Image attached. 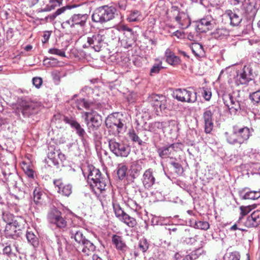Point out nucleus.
I'll return each mask as SVG.
<instances>
[{"mask_svg":"<svg viewBox=\"0 0 260 260\" xmlns=\"http://www.w3.org/2000/svg\"><path fill=\"white\" fill-rule=\"evenodd\" d=\"M43 81L40 77H34L32 79V83L34 86L39 88L42 85Z\"/></svg>","mask_w":260,"mask_h":260,"instance_id":"69168bd1","label":"nucleus"},{"mask_svg":"<svg viewBox=\"0 0 260 260\" xmlns=\"http://www.w3.org/2000/svg\"><path fill=\"white\" fill-rule=\"evenodd\" d=\"M216 21L210 16L204 17L196 22V30L203 32L213 29L216 25Z\"/></svg>","mask_w":260,"mask_h":260,"instance_id":"4468645a","label":"nucleus"},{"mask_svg":"<svg viewBox=\"0 0 260 260\" xmlns=\"http://www.w3.org/2000/svg\"><path fill=\"white\" fill-rule=\"evenodd\" d=\"M88 17L89 15L86 13H75L71 16L69 19L61 23V27L63 28L70 27L73 30L79 29L83 31L86 26Z\"/></svg>","mask_w":260,"mask_h":260,"instance_id":"39448f33","label":"nucleus"},{"mask_svg":"<svg viewBox=\"0 0 260 260\" xmlns=\"http://www.w3.org/2000/svg\"><path fill=\"white\" fill-rule=\"evenodd\" d=\"M122 29L123 31H125L124 34L125 35V37H132L133 35H134V31L132 28L124 25L122 27Z\"/></svg>","mask_w":260,"mask_h":260,"instance_id":"338daca9","label":"nucleus"},{"mask_svg":"<svg viewBox=\"0 0 260 260\" xmlns=\"http://www.w3.org/2000/svg\"><path fill=\"white\" fill-rule=\"evenodd\" d=\"M222 99L224 104L228 108L231 114H236L241 110V102L233 94H224Z\"/></svg>","mask_w":260,"mask_h":260,"instance_id":"f8f14e48","label":"nucleus"},{"mask_svg":"<svg viewBox=\"0 0 260 260\" xmlns=\"http://www.w3.org/2000/svg\"><path fill=\"white\" fill-rule=\"evenodd\" d=\"M92 101L87 100L84 98L80 99L75 102V107L79 110H82L83 108L89 110L93 105Z\"/></svg>","mask_w":260,"mask_h":260,"instance_id":"473e14b6","label":"nucleus"},{"mask_svg":"<svg viewBox=\"0 0 260 260\" xmlns=\"http://www.w3.org/2000/svg\"><path fill=\"white\" fill-rule=\"evenodd\" d=\"M107 128L115 129L117 134L122 133L126 129V118L122 114L110 115L105 120Z\"/></svg>","mask_w":260,"mask_h":260,"instance_id":"423d86ee","label":"nucleus"},{"mask_svg":"<svg viewBox=\"0 0 260 260\" xmlns=\"http://www.w3.org/2000/svg\"><path fill=\"white\" fill-rule=\"evenodd\" d=\"M113 206L115 216L120 220H121L122 219L123 216H124V214H125L126 213L122 209L118 204H113Z\"/></svg>","mask_w":260,"mask_h":260,"instance_id":"49530a36","label":"nucleus"},{"mask_svg":"<svg viewBox=\"0 0 260 260\" xmlns=\"http://www.w3.org/2000/svg\"><path fill=\"white\" fill-rule=\"evenodd\" d=\"M132 172L134 178L137 176L142 170L141 165L138 162H134L131 167Z\"/></svg>","mask_w":260,"mask_h":260,"instance_id":"603ef678","label":"nucleus"},{"mask_svg":"<svg viewBox=\"0 0 260 260\" xmlns=\"http://www.w3.org/2000/svg\"><path fill=\"white\" fill-rule=\"evenodd\" d=\"M58 61L57 59L51 57L49 58H46L43 61V63L47 67H54L58 66Z\"/></svg>","mask_w":260,"mask_h":260,"instance_id":"09e8293b","label":"nucleus"},{"mask_svg":"<svg viewBox=\"0 0 260 260\" xmlns=\"http://www.w3.org/2000/svg\"><path fill=\"white\" fill-rule=\"evenodd\" d=\"M189 232V230L185 231V236L183 238V242L187 244L192 245L197 241V240L195 236H190L188 235Z\"/></svg>","mask_w":260,"mask_h":260,"instance_id":"8fccbe9b","label":"nucleus"},{"mask_svg":"<svg viewBox=\"0 0 260 260\" xmlns=\"http://www.w3.org/2000/svg\"><path fill=\"white\" fill-rule=\"evenodd\" d=\"M102 123V117L96 112L91 116L86 123L88 132L91 133L92 131H98Z\"/></svg>","mask_w":260,"mask_h":260,"instance_id":"aec40b11","label":"nucleus"},{"mask_svg":"<svg viewBox=\"0 0 260 260\" xmlns=\"http://www.w3.org/2000/svg\"><path fill=\"white\" fill-rule=\"evenodd\" d=\"M173 94L175 98L182 102L193 103L197 100V92L187 89H176Z\"/></svg>","mask_w":260,"mask_h":260,"instance_id":"1a4fd4ad","label":"nucleus"},{"mask_svg":"<svg viewBox=\"0 0 260 260\" xmlns=\"http://www.w3.org/2000/svg\"><path fill=\"white\" fill-rule=\"evenodd\" d=\"M167 18L171 21L174 20L182 29L187 28L190 24V19L188 14L177 6H173L166 12Z\"/></svg>","mask_w":260,"mask_h":260,"instance_id":"7ed1b4c3","label":"nucleus"},{"mask_svg":"<svg viewBox=\"0 0 260 260\" xmlns=\"http://www.w3.org/2000/svg\"><path fill=\"white\" fill-rule=\"evenodd\" d=\"M162 69V63L160 62L158 63H155L153 64L150 71V75L153 76L155 74H158L160 70Z\"/></svg>","mask_w":260,"mask_h":260,"instance_id":"864d4df0","label":"nucleus"},{"mask_svg":"<svg viewBox=\"0 0 260 260\" xmlns=\"http://www.w3.org/2000/svg\"><path fill=\"white\" fill-rule=\"evenodd\" d=\"M254 77L253 69L250 65L244 66L243 69L237 72L235 83L237 85L248 84Z\"/></svg>","mask_w":260,"mask_h":260,"instance_id":"9d476101","label":"nucleus"},{"mask_svg":"<svg viewBox=\"0 0 260 260\" xmlns=\"http://www.w3.org/2000/svg\"><path fill=\"white\" fill-rule=\"evenodd\" d=\"M241 216L243 217L244 220V216L247 215L252 209L251 206H242L240 207Z\"/></svg>","mask_w":260,"mask_h":260,"instance_id":"4d7b16f0","label":"nucleus"},{"mask_svg":"<svg viewBox=\"0 0 260 260\" xmlns=\"http://www.w3.org/2000/svg\"><path fill=\"white\" fill-rule=\"evenodd\" d=\"M202 95L206 101H209L211 99L212 92L209 89L203 88Z\"/></svg>","mask_w":260,"mask_h":260,"instance_id":"680f3d73","label":"nucleus"},{"mask_svg":"<svg viewBox=\"0 0 260 260\" xmlns=\"http://www.w3.org/2000/svg\"><path fill=\"white\" fill-rule=\"evenodd\" d=\"M116 12V9L113 6L100 7L93 12L92 20L96 23H105L114 18Z\"/></svg>","mask_w":260,"mask_h":260,"instance_id":"20e7f679","label":"nucleus"},{"mask_svg":"<svg viewBox=\"0 0 260 260\" xmlns=\"http://www.w3.org/2000/svg\"><path fill=\"white\" fill-rule=\"evenodd\" d=\"M50 222L60 229L65 228L67 225V221L62 216V213L57 209L52 210L48 215Z\"/></svg>","mask_w":260,"mask_h":260,"instance_id":"f3484780","label":"nucleus"},{"mask_svg":"<svg viewBox=\"0 0 260 260\" xmlns=\"http://www.w3.org/2000/svg\"><path fill=\"white\" fill-rule=\"evenodd\" d=\"M63 120L66 123L69 124L71 128L75 131L76 134L80 138L81 141L84 143L86 133L84 128L75 118L72 117L64 116Z\"/></svg>","mask_w":260,"mask_h":260,"instance_id":"2eb2a0df","label":"nucleus"},{"mask_svg":"<svg viewBox=\"0 0 260 260\" xmlns=\"http://www.w3.org/2000/svg\"><path fill=\"white\" fill-rule=\"evenodd\" d=\"M260 224V210L253 211L250 215L247 217L243 224L248 228H256Z\"/></svg>","mask_w":260,"mask_h":260,"instance_id":"412c9836","label":"nucleus"},{"mask_svg":"<svg viewBox=\"0 0 260 260\" xmlns=\"http://www.w3.org/2000/svg\"><path fill=\"white\" fill-rule=\"evenodd\" d=\"M166 61L172 66H177L181 63V59L176 56L170 49H167L165 52Z\"/></svg>","mask_w":260,"mask_h":260,"instance_id":"7c9ffc66","label":"nucleus"},{"mask_svg":"<svg viewBox=\"0 0 260 260\" xmlns=\"http://www.w3.org/2000/svg\"><path fill=\"white\" fill-rule=\"evenodd\" d=\"M39 109L38 104L32 101H22L20 104L21 112L24 117H29L37 113Z\"/></svg>","mask_w":260,"mask_h":260,"instance_id":"dca6fc26","label":"nucleus"},{"mask_svg":"<svg viewBox=\"0 0 260 260\" xmlns=\"http://www.w3.org/2000/svg\"><path fill=\"white\" fill-rule=\"evenodd\" d=\"M258 9L256 0H245L242 3V9L249 20L255 18Z\"/></svg>","mask_w":260,"mask_h":260,"instance_id":"ddd939ff","label":"nucleus"},{"mask_svg":"<svg viewBox=\"0 0 260 260\" xmlns=\"http://www.w3.org/2000/svg\"><path fill=\"white\" fill-rule=\"evenodd\" d=\"M34 194V201L37 205L41 204L42 202V196L43 193L41 191L40 189L38 188H36L33 192Z\"/></svg>","mask_w":260,"mask_h":260,"instance_id":"37998d69","label":"nucleus"},{"mask_svg":"<svg viewBox=\"0 0 260 260\" xmlns=\"http://www.w3.org/2000/svg\"><path fill=\"white\" fill-rule=\"evenodd\" d=\"M127 168L123 164H119L117 168V174L119 179L122 180L126 176Z\"/></svg>","mask_w":260,"mask_h":260,"instance_id":"a19ab883","label":"nucleus"},{"mask_svg":"<svg viewBox=\"0 0 260 260\" xmlns=\"http://www.w3.org/2000/svg\"><path fill=\"white\" fill-rule=\"evenodd\" d=\"M14 218L13 215L9 212H4L3 214V219L7 224H11Z\"/></svg>","mask_w":260,"mask_h":260,"instance_id":"13d9d810","label":"nucleus"},{"mask_svg":"<svg viewBox=\"0 0 260 260\" xmlns=\"http://www.w3.org/2000/svg\"><path fill=\"white\" fill-rule=\"evenodd\" d=\"M76 5H67L65 7H61L57 9L54 13L50 15L48 17L51 20H54L57 16L63 13L67 10H70L72 8L76 7Z\"/></svg>","mask_w":260,"mask_h":260,"instance_id":"ea45409f","label":"nucleus"},{"mask_svg":"<svg viewBox=\"0 0 260 260\" xmlns=\"http://www.w3.org/2000/svg\"><path fill=\"white\" fill-rule=\"evenodd\" d=\"M249 99L254 105H260V90L251 93L249 95Z\"/></svg>","mask_w":260,"mask_h":260,"instance_id":"de8ad7c7","label":"nucleus"},{"mask_svg":"<svg viewBox=\"0 0 260 260\" xmlns=\"http://www.w3.org/2000/svg\"><path fill=\"white\" fill-rule=\"evenodd\" d=\"M190 48L194 56L198 58H202L205 56V51L203 46L199 43H192Z\"/></svg>","mask_w":260,"mask_h":260,"instance_id":"c756f323","label":"nucleus"},{"mask_svg":"<svg viewBox=\"0 0 260 260\" xmlns=\"http://www.w3.org/2000/svg\"><path fill=\"white\" fill-rule=\"evenodd\" d=\"M110 151L117 157H126L131 152L129 146L121 141H117L116 139H108Z\"/></svg>","mask_w":260,"mask_h":260,"instance_id":"0eeeda50","label":"nucleus"},{"mask_svg":"<svg viewBox=\"0 0 260 260\" xmlns=\"http://www.w3.org/2000/svg\"><path fill=\"white\" fill-rule=\"evenodd\" d=\"M129 136L133 141L137 142L139 145H142L144 143L134 132L129 133Z\"/></svg>","mask_w":260,"mask_h":260,"instance_id":"bf43d9fd","label":"nucleus"},{"mask_svg":"<svg viewBox=\"0 0 260 260\" xmlns=\"http://www.w3.org/2000/svg\"><path fill=\"white\" fill-rule=\"evenodd\" d=\"M26 237L28 242L34 247H37L39 246V239L34 233L31 231H27Z\"/></svg>","mask_w":260,"mask_h":260,"instance_id":"f704fd0d","label":"nucleus"},{"mask_svg":"<svg viewBox=\"0 0 260 260\" xmlns=\"http://www.w3.org/2000/svg\"><path fill=\"white\" fill-rule=\"evenodd\" d=\"M21 234L22 231L17 230L11 224H7L5 230V235L7 238L16 239Z\"/></svg>","mask_w":260,"mask_h":260,"instance_id":"c85d7f7f","label":"nucleus"},{"mask_svg":"<svg viewBox=\"0 0 260 260\" xmlns=\"http://www.w3.org/2000/svg\"><path fill=\"white\" fill-rule=\"evenodd\" d=\"M56 242L58 245L57 249L58 251L60 252L62 251V242H66V240L62 238H60L59 236H56Z\"/></svg>","mask_w":260,"mask_h":260,"instance_id":"0e129e2a","label":"nucleus"},{"mask_svg":"<svg viewBox=\"0 0 260 260\" xmlns=\"http://www.w3.org/2000/svg\"><path fill=\"white\" fill-rule=\"evenodd\" d=\"M239 194L242 200H256L260 198V190L252 191L245 187L239 191Z\"/></svg>","mask_w":260,"mask_h":260,"instance_id":"393cba45","label":"nucleus"},{"mask_svg":"<svg viewBox=\"0 0 260 260\" xmlns=\"http://www.w3.org/2000/svg\"><path fill=\"white\" fill-rule=\"evenodd\" d=\"M142 181L145 188L148 189L152 186L155 182L152 169H148L145 171L143 175Z\"/></svg>","mask_w":260,"mask_h":260,"instance_id":"a878e982","label":"nucleus"},{"mask_svg":"<svg viewBox=\"0 0 260 260\" xmlns=\"http://www.w3.org/2000/svg\"><path fill=\"white\" fill-rule=\"evenodd\" d=\"M21 221H22V219H13V221L11 222V225H13L17 230H19V231H21V228H22V226L21 224Z\"/></svg>","mask_w":260,"mask_h":260,"instance_id":"e2e57ef3","label":"nucleus"},{"mask_svg":"<svg viewBox=\"0 0 260 260\" xmlns=\"http://www.w3.org/2000/svg\"><path fill=\"white\" fill-rule=\"evenodd\" d=\"M215 110L213 107H209L204 110L202 119L204 124V131L206 134H210L214 126V113Z\"/></svg>","mask_w":260,"mask_h":260,"instance_id":"9b49d317","label":"nucleus"},{"mask_svg":"<svg viewBox=\"0 0 260 260\" xmlns=\"http://www.w3.org/2000/svg\"><path fill=\"white\" fill-rule=\"evenodd\" d=\"M225 15L230 20V25L233 26H238L242 20V17L240 15L238 9L227 10L225 11Z\"/></svg>","mask_w":260,"mask_h":260,"instance_id":"5701e85b","label":"nucleus"},{"mask_svg":"<svg viewBox=\"0 0 260 260\" xmlns=\"http://www.w3.org/2000/svg\"><path fill=\"white\" fill-rule=\"evenodd\" d=\"M112 244L116 249L121 253H124L128 249L122 236L113 235L111 237Z\"/></svg>","mask_w":260,"mask_h":260,"instance_id":"b1692460","label":"nucleus"},{"mask_svg":"<svg viewBox=\"0 0 260 260\" xmlns=\"http://www.w3.org/2000/svg\"><path fill=\"white\" fill-rule=\"evenodd\" d=\"M125 37V39L122 40V43L124 48H129L131 47L135 42V36L133 35L132 37L127 36Z\"/></svg>","mask_w":260,"mask_h":260,"instance_id":"a18cd8bd","label":"nucleus"},{"mask_svg":"<svg viewBox=\"0 0 260 260\" xmlns=\"http://www.w3.org/2000/svg\"><path fill=\"white\" fill-rule=\"evenodd\" d=\"M121 221L123 222L130 228H134L137 224V222L136 219L133 217L130 216L126 213L124 214V216H123V218Z\"/></svg>","mask_w":260,"mask_h":260,"instance_id":"58836bf2","label":"nucleus"},{"mask_svg":"<svg viewBox=\"0 0 260 260\" xmlns=\"http://www.w3.org/2000/svg\"><path fill=\"white\" fill-rule=\"evenodd\" d=\"M84 176L87 177V181L95 191L101 192L105 189L108 179L103 177L100 171L93 166H88L83 171Z\"/></svg>","mask_w":260,"mask_h":260,"instance_id":"f257e3e1","label":"nucleus"},{"mask_svg":"<svg viewBox=\"0 0 260 260\" xmlns=\"http://www.w3.org/2000/svg\"><path fill=\"white\" fill-rule=\"evenodd\" d=\"M141 12L137 10H132L129 12L127 20L129 22H138L142 20Z\"/></svg>","mask_w":260,"mask_h":260,"instance_id":"72a5a7b5","label":"nucleus"},{"mask_svg":"<svg viewBox=\"0 0 260 260\" xmlns=\"http://www.w3.org/2000/svg\"><path fill=\"white\" fill-rule=\"evenodd\" d=\"M243 222L244 221H243V217H240L237 222L231 227L230 230L235 231L237 230H239L241 231H246V230L242 228V227L241 225V223H243Z\"/></svg>","mask_w":260,"mask_h":260,"instance_id":"5fc2aeb1","label":"nucleus"},{"mask_svg":"<svg viewBox=\"0 0 260 260\" xmlns=\"http://www.w3.org/2000/svg\"><path fill=\"white\" fill-rule=\"evenodd\" d=\"M62 0H50L49 4L47 5L45 8L41 10V12L50 11L53 10L55 7L60 6L62 4Z\"/></svg>","mask_w":260,"mask_h":260,"instance_id":"4c0bfd02","label":"nucleus"},{"mask_svg":"<svg viewBox=\"0 0 260 260\" xmlns=\"http://www.w3.org/2000/svg\"><path fill=\"white\" fill-rule=\"evenodd\" d=\"M48 52L52 54H55L61 57H65V51L57 48H51L49 50Z\"/></svg>","mask_w":260,"mask_h":260,"instance_id":"052dcab7","label":"nucleus"},{"mask_svg":"<svg viewBox=\"0 0 260 260\" xmlns=\"http://www.w3.org/2000/svg\"><path fill=\"white\" fill-rule=\"evenodd\" d=\"M209 227V223L207 221H196L194 224V228L205 231L207 230Z\"/></svg>","mask_w":260,"mask_h":260,"instance_id":"3c124183","label":"nucleus"},{"mask_svg":"<svg viewBox=\"0 0 260 260\" xmlns=\"http://www.w3.org/2000/svg\"><path fill=\"white\" fill-rule=\"evenodd\" d=\"M103 31L89 34L87 37V43L83 46V48L90 47L95 51L99 52L101 50L104 44L105 36Z\"/></svg>","mask_w":260,"mask_h":260,"instance_id":"6e6552de","label":"nucleus"},{"mask_svg":"<svg viewBox=\"0 0 260 260\" xmlns=\"http://www.w3.org/2000/svg\"><path fill=\"white\" fill-rule=\"evenodd\" d=\"M148 100L153 107L156 109L159 108L161 111L167 108V98L162 94H152L148 96Z\"/></svg>","mask_w":260,"mask_h":260,"instance_id":"a211bd4d","label":"nucleus"},{"mask_svg":"<svg viewBox=\"0 0 260 260\" xmlns=\"http://www.w3.org/2000/svg\"><path fill=\"white\" fill-rule=\"evenodd\" d=\"M157 152L159 157L161 158H166L169 157L170 155L172 153L169 145L164 146L157 149Z\"/></svg>","mask_w":260,"mask_h":260,"instance_id":"c9c22d12","label":"nucleus"},{"mask_svg":"<svg viewBox=\"0 0 260 260\" xmlns=\"http://www.w3.org/2000/svg\"><path fill=\"white\" fill-rule=\"evenodd\" d=\"M53 183L57 192L61 195L69 197L72 193L73 187L71 184H64L60 179L54 180Z\"/></svg>","mask_w":260,"mask_h":260,"instance_id":"4be33fe9","label":"nucleus"},{"mask_svg":"<svg viewBox=\"0 0 260 260\" xmlns=\"http://www.w3.org/2000/svg\"><path fill=\"white\" fill-rule=\"evenodd\" d=\"M81 245L83 246L82 252L85 255H89L96 248L93 243L87 239L83 241Z\"/></svg>","mask_w":260,"mask_h":260,"instance_id":"2f4dec72","label":"nucleus"},{"mask_svg":"<svg viewBox=\"0 0 260 260\" xmlns=\"http://www.w3.org/2000/svg\"><path fill=\"white\" fill-rule=\"evenodd\" d=\"M253 128L247 126H240L237 124L232 126L231 134L225 132V135L228 143L231 145L237 144L241 145L247 143L249 138L252 135Z\"/></svg>","mask_w":260,"mask_h":260,"instance_id":"f03ea898","label":"nucleus"},{"mask_svg":"<svg viewBox=\"0 0 260 260\" xmlns=\"http://www.w3.org/2000/svg\"><path fill=\"white\" fill-rule=\"evenodd\" d=\"M212 38L216 40H223L229 36V31L223 27H217L210 33Z\"/></svg>","mask_w":260,"mask_h":260,"instance_id":"cd10ccee","label":"nucleus"},{"mask_svg":"<svg viewBox=\"0 0 260 260\" xmlns=\"http://www.w3.org/2000/svg\"><path fill=\"white\" fill-rule=\"evenodd\" d=\"M203 251L202 248H197L186 255L182 260H195L203 253Z\"/></svg>","mask_w":260,"mask_h":260,"instance_id":"e433bc0d","label":"nucleus"},{"mask_svg":"<svg viewBox=\"0 0 260 260\" xmlns=\"http://www.w3.org/2000/svg\"><path fill=\"white\" fill-rule=\"evenodd\" d=\"M149 247V243L147 240L145 238H142L139 242V249L143 253L147 251Z\"/></svg>","mask_w":260,"mask_h":260,"instance_id":"c03bdc74","label":"nucleus"},{"mask_svg":"<svg viewBox=\"0 0 260 260\" xmlns=\"http://www.w3.org/2000/svg\"><path fill=\"white\" fill-rule=\"evenodd\" d=\"M3 174L5 177V179L6 181L7 182L8 184H9L10 185H12L13 186H16L17 182L16 181V179L18 178L17 175L12 173H9L8 174V177H7V174L5 172H4Z\"/></svg>","mask_w":260,"mask_h":260,"instance_id":"79ce46f5","label":"nucleus"},{"mask_svg":"<svg viewBox=\"0 0 260 260\" xmlns=\"http://www.w3.org/2000/svg\"><path fill=\"white\" fill-rule=\"evenodd\" d=\"M69 234L71 238L74 239L79 244L86 239L83 235V230L77 226H73L70 229Z\"/></svg>","mask_w":260,"mask_h":260,"instance_id":"bb28decb","label":"nucleus"},{"mask_svg":"<svg viewBox=\"0 0 260 260\" xmlns=\"http://www.w3.org/2000/svg\"><path fill=\"white\" fill-rule=\"evenodd\" d=\"M48 158L53 165L58 167L59 161L63 162L66 159L65 155L60 150L55 149L53 146H50L48 148Z\"/></svg>","mask_w":260,"mask_h":260,"instance_id":"6ab92c4d","label":"nucleus"},{"mask_svg":"<svg viewBox=\"0 0 260 260\" xmlns=\"http://www.w3.org/2000/svg\"><path fill=\"white\" fill-rule=\"evenodd\" d=\"M170 164L174 168L175 172L178 175H181L183 174V168L180 164L173 161H170Z\"/></svg>","mask_w":260,"mask_h":260,"instance_id":"6e6d98bb","label":"nucleus"},{"mask_svg":"<svg viewBox=\"0 0 260 260\" xmlns=\"http://www.w3.org/2000/svg\"><path fill=\"white\" fill-rule=\"evenodd\" d=\"M240 256L237 252H232L228 257V260H240Z\"/></svg>","mask_w":260,"mask_h":260,"instance_id":"774afa93","label":"nucleus"}]
</instances>
